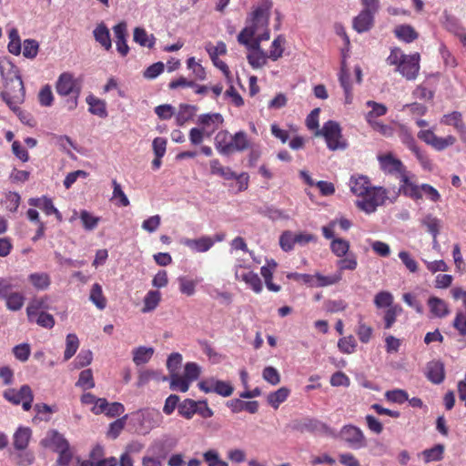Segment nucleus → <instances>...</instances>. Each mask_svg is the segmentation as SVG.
<instances>
[{
	"instance_id": "aec40b11",
	"label": "nucleus",
	"mask_w": 466,
	"mask_h": 466,
	"mask_svg": "<svg viewBox=\"0 0 466 466\" xmlns=\"http://www.w3.org/2000/svg\"><path fill=\"white\" fill-rule=\"evenodd\" d=\"M426 377L434 384H440L443 381L445 373L444 366L441 361H430L426 366Z\"/></svg>"
},
{
	"instance_id": "f8f14e48",
	"label": "nucleus",
	"mask_w": 466,
	"mask_h": 466,
	"mask_svg": "<svg viewBox=\"0 0 466 466\" xmlns=\"http://www.w3.org/2000/svg\"><path fill=\"white\" fill-rule=\"evenodd\" d=\"M224 118L219 113L202 114L198 118V124L209 137L223 124Z\"/></svg>"
},
{
	"instance_id": "49530a36",
	"label": "nucleus",
	"mask_w": 466,
	"mask_h": 466,
	"mask_svg": "<svg viewBox=\"0 0 466 466\" xmlns=\"http://www.w3.org/2000/svg\"><path fill=\"white\" fill-rule=\"evenodd\" d=\"M330 249L335 256L342 258L349 252L350 242L340 238H333L330 243Z\"/></svg>"
},
{
	"instance_id": "864d4df0",
	"label": "nucleus",
	"mask_w": 466,
	"mask_h": 466,
	"mask_svg": "<svg viewBox=\"0 0 466 466\" xmlns=\"http://www.w3.org/2000/svg\"><path fill=\"white\" fill-rule=\"evenodd\" d=\"M5 300L8 309L16 311L23 307L25 297L20 292H12Z\"/></svg>"
},
{
	"instance_id": "cd10ccee",
	"label": "nucleus",
	"mask_w": 466,
	"mask_h": 466,
	"mask_svg": "<svg viewBox=\"0 0 466 466\" xmlns=\"http://www.w3.org/2000/svg\"><path fill=\"white\" fill-rule=\"evenodd\" d=\"M86 101L89 106V112L91 114L103 118L107 116L106 104L104 100L90 95L86 97Z\"/></svg>"
},
{
	"instance_id": "2f4dec72",
	"label": "nucleus",
	"mask_w": 466,
	"mask_h": 466,
	"mask_svg": "<svg viewBox=\"0 0 466 466\" xmlns=\"http://www.w3.org/2000/svg\"><path fill=\"white\" fill-rule=\"evenodd\" d=\"M290 390L287 387H281L276 391L270 392L267 397L268 403L277 410L289 396Z\"/></svg>"
},
{
	"instance_id": "4468645a",
	"label": "nucleus",
	"mask_w": 466,
	"mask_h": 466,
	"mask_svg": "<svg viewBox=\"0 0 466 466\" xmlns=\"http://www.w3.org/2000/svg\"><path fill=\"white\" fill-rule=\"evenodd\" d=\"M412 175L409 172L403 174V176L400 178V193L404 195L405 197L410 198L413 200H419L422 198L420 185L415 184L411 180Z\"/></svg>"
},
{
	"instance_id": "b1692460",
	"label": "nucleus",
	"mask_w": 466,
	"mask_h": 466,
	"mask_svg": "<svg viewBox=\"0 0 466 466\" xmlns=\"http://www.w3.org/2000/svg\"><path fill=\"white\" fill-rule=\"evenodd\" d=\"M94 37L106 50H109L112 46L110 33L104 23L98 24L93 31Z\"/></svg>"
},
{
	"instance_id": "4d7b16f0",
	"label": "nucleus",
	"mask_w": 466,
	"mask_h": 466,
	"mask_svg": "<svg viewBox=\"0 0 466 466\" xmlns=\"http://www.w3.org/2000/svg\"><path fill=\"white\" fill-rule=\"evenodd\" d=\"M201 373V368L196 362H187L184 367L183 376L190 382L197 380Z\"/></svg>"
},
{
	"instance_id": "13d9d810",
	"label": "nucleus",
	"mask_w": 466,
	"mask_h": 466,
	"mask_svg": "<svg viewBox=\"0 0 466 466\" xmlns=\"http://www.w3.org/2000/svg\"><path fill=\"white\" fill-rule=\"evenodd\" d=\"M187 66L192 71V74L198 80H205L207 77L206 70L202 65L195 60V57H189L187 60Z\"/></svg>"
},
{
	"instance_id": "c9c22d12",
	"label": "nucleus",
	"mask_w": 466,
	"mask_h": 466,
	"mask_svg": "<svg viewBox=\"0 0 466 466\" xmlns=\"http://www.w3.org/2000/svg\"><path fill=\"white\" fill-rule=\"evenodd\" d=\"M197 111V107L191 105L182 104L179 106L178 112L176 115V123L182 127L190 120Z\"/></svg>"
},
{
	"instance_id": "a878e982",
	"label": "nucleus",
	"mask_w": 466,
	"mask_h": 466,
	"mask_svg": "<svg viewBox=\"0 0 466 466\" xmlns=\"http://www.w3.org/2000/svg\"><path fill=\"white\" fill-rule=\"evenodd\" d=\"M155 350L152 347L140 346L132 350L133 361L137 366L147 363L153 357Z\"/></svg>"
},
{
	"instance_id": "69168bd1",
	"label": "nucleus",
	"mask_w": 466,
	"mask_h": 466,
	"mask_svg": "<svg viewBox=\"0 0 466 466\" xmlns=\"http://www.w3.org/2000/svg\"><path fill=\"white\" fill-rule=\"evenodd\" d=\"M39 45L34 39H25L23 44V56L26 58H35L37 56Z\"/></svg>"
},
{
	"instance_id": "680f3d73",
	"label": "nucleus",
	"mask_w": 466,
	"mask_h": 466,
	"mask_svg": "<svg viewBox=\"0 0 466 466\" xmlns=\"http://www.w3.org/2000/svg\"><path fill=\"white\" fill-rule=\"evenodd\" d=\"M92 351L90 350H82L75 359L73 364L76 369H81L88 366L92 362Z\"/></svg>"
},
{
	"instance_id": "ddd939ff",
	"label": "nucleus",
	"mask_w": 466,
	"mask_h": 466,
	"mask_svg": "<svg viewBox=\"0 0 466 466\" xmlns=\"http://www.w3.org/2000/svg\"><path fill=\"white\" fill-rule=\"evenodd\" d=\"M179 243L187 247L193 252L204 253L214 246L215 240H213L212 237L202 236L198 238H182Z\"/></svg>"
},
{
	"instance_id": "4be33fe9",
	"label": "nucleus",
	"mask_w": 466,
	"mask_h": 466,
	"mask_svg": "<svg viewBox=\"0 0 466 466\" xmlns=\"http://www.w3.org/2000/svg\"><path fill=\"white\" fill-rule=\"evenodd\" d=\"M374 21V14L361 11L353 20V28L360 34L369 31Z\"/></svg>"
},
{
	"instance_id": "09e8293b",
	"label": "nucleus",
	"mask_w": 466,
	"mask_h": 466,
	"mask_svg": "<svg viewBox=\"0 0 466 466\" xmlns=\"http://www.w3.org/2000/svg\"><path fill=\"white\" fill-rule=\"evenodd\" d=\"M357 348V341L352 335L343 337L338 341V349L343 354H352Z\"/></svg>"
},
{
	"instance_id": "052dcab7",
	"label": "nucleus",
	"mask_w": 466,
	"mask_h": 466,
	"mask_svg": "<svg viewBox=\"0 0 466 466\" xmlns=\"http://www.w3.org/2000/svg\"><path fill=\"white\" fill-rule=\"evenodd\" d=\"M385 398L390 402L401 404L409 400V395L407 391L397 389L386 391Z\"/></svg>"
},
{
	"instance_id": "20e7f679",
	"label": "nucleus",
	"mask_w": 466,
	"mask_h": 466,
	"mask_svg": "<svg viewBox=\"0 0 466 466\" xmlns=\"http://www.w3.org/2000/svg\"><path fill=\"white\" fill-rule=\"evenodd\" d=\"M56 90L61 96H71L67 100L69 110H73L77 106V99L81 92V86L74 76L70 73H62L56 84Z\"/></svg>"
},
{
	"instance_id": "3c124183",
	"label": "nucleus",
	"mask_w": 466,
	"mask_h": 466,
	"mask_svg": "<svg viewBox=\"0 0 466 466\" xmlns=\"http://www.w3.org/2000/svg\"><path fill=\"white\" fill-rule=\"evenodd\" d=\"M444 452V446L437 444L431 449H428L422 451V455L425 462L439 461L442 459Z\"/></svg>"
},
{
	"instance_id": "f03ea898",
	"label": "nucleus",
	"mask_w": 466,
	"mask_h": 466,
	"mask_svg": "<svg viewBox=\"0 0 466 466\" xmlns=\"http://www.w3.org/2000/svg\"><path fill=\"white\" fill-rule=\"evenodd\" d=\"M0 74L5 86L1 96L11 110L17 111L25 100V87L19 70L9 58L3 57L0 58Z\"/></svg>"
},
{
	"instance_id": "6e6d98bb",
	"label": "nucleus",
	"mask_w": 466,
	"mask_h": 466,
	"mask_svg": "<svg viewBox=\"0 0 466 466\" xmlns=\"http://www.w3.org/2000/svg\"><path fill=\"white\" fill-rule=\"evenodd\" d=\"M422 224L426 227L427 230L436 238L441 229V220L431 215L426 216L422 219Z\"/></svg>"
},
{
	"instance_id": "79ce46f5",
	"label": "nucleus",
	"mask_w": 466,
	"mask_h": 466,
	"mask_svg": "<svg viewBox=\"0 0 466 466\" xmlns=\"http://www.w3.org/2000/svg\"><path fill=\"white\" fill-rule=\"evenodd\" d=\"M79 218L81 219L83 228L86 231H92V230L96 229L100 221L99 217L94 216L87 210H81L80 214H79Z\"/></svg>"
},
{
	"instance_id": "412c9836",
	"label": "nucleus",
	"mask_w": 466,
	"mask_h": 466,
	"mask_svg": "<svg viewBox=\"0 0 466 466\" xmlns=\"http://www.w3.org/2000/svg\"><path fill=\"white\" fill-rule=\"evenodd\" d=\"M366 106L370 108L365 115V119L369 125L378 122L377 118L385 116L388 112V108L384 104L373 100H368Z\"/></svg>"
},
{
	"instance_id": "bb28decb",
	"label": "nucleus",
	"mask_w": 466,
	"mask_h": 466,
	"mask_svg": "<svg viewBox=\"0 0 466 466\" xmlns=\"http://www.w3.org/2000/svg\"><path fill=\"white\" fill-rule=\"evenodd\" d=\"M161 301V293L158 290H149L143 299V313H148L155 310Z\"/></svg>"
},
{
	"instance_id": "37998d69",
	"label": "nucleus",
	"mask_w": 466,
	"mask_h": 466,
	"mask_svg": "<svg viewBox=\"0 0 466 466\" xmlns=\"http://www.w3.org/2000/svg\"><path fill=\"white\" fill-rule=\"evenodd\" d=\"M441 123L453 127L456 131L465 126L462 120V115L458 111H453L450 114L444 115L441 119Z\"/></svg>"
},
{
	"instance_id": "f257e3e1",
	"label": "nucleus",
	"mask_w": 466,
	"mask_h": 466,
	"mask_svg": "<svg viewBox=\"0 0 466 466\" xmlns=\"http://www.w3.org/2000/svg\"><path fill=\"white\" fill-rule=\"evenodd\" d=\"M271 7V0H259L258 5L248 15L246 25L238 35V43L248 50L247 59L254 69L264 66L268 58L261 49L260 43L270 37L268 20Z\"/></svg>"
},
{
	"instance_id": "e2e57ef3",
	"label": "nucleus",
	"mask_w": 466,
	"mask_h": 466,
	"mask_svg": "<svg viewBox=\"0 0 466 466\" xmlns=\"http://www.w3.org/2000/svg\"><path fill=\"white\" fill-rule=\"evenodd\" d=\"M182 363V355L175 352L168 356L167 360V369L169 371V376L178 373V370Z\"/></svg>"
},
{
	"instance_id": "72a5a7b5",
	"label": "nucleus",
	"mask_w": 466,
	"mask_h": 466,
	"mask_svg": "<svg viewBox=\"0 0 466 466\" xmlns=\"http://www.w3.org/2000/svg\"><path fill=\"white\" fill-rule=\"evenodd\" d=\"M48 309L49 307L47 305V298L33 299L26 308L27 318L32 319L35 316V314L46 312V310Z\"/></svg>"
},
{
	"instance_id": "a211bd4d",
	"label": "nucleus",
	"mask_w": 466,
	"mask_h": 466,
	"mask_svg": "<svg viewBox=\"0 0 466 466\" xmlns=\"http://www.w3.org/2000/svg\"><path fill=\"white\" fill-rule=\"evenodd\" d=\"M116 37V46L117 52L125 56L128 54L129 47L127 44V24L121 22L113 27Z\"/></svg>"
},
{
	"instance_id": "5701e85b",
	"label": "nucleus",
	"mask_w": 466,
	"mask_h": 466,
	"mask_svg": "<svg viewBox=\"0 0 466 466\" xmlns=\"http://www.w3.org/2000/svg\"><path fill=\"white\" fill-rule=\"evenodd\" d=\"M428 305L431 314L437 318H444L450 313L447 303L437 297H431Z\"/></svg>"
},
{
	"instance_id": "ea45409f",
	"label": "nucleus",
	"mask_w": 466,
	"mask_h": 466,
	"mask_svg": "<svg viewBox=\"0 0 466 466\" xmlns=\"http://www.w3.org/2000/svg\"><path fill=\"white\" fill-rule=\"evenodd\" d=\"M179 285V291L188 297H191L196 292L197 280H193L186 276H180L177 278Z\"/></svg>"
},
{
	"instance_id": "4c0bfd02",
	"label": "nucleus",
	"mask_w": 466,
	"mask_h": 466,
	"mask_svg": "<svg viewBox=\"0 0 466 466\" xmlns=\"http://www.w3.org/2000/svg\"><path fill=\"white\" fill-rule=\"evenodd\" d=\"M402 308L398 304L386 309L383 314L384 328L386 329H390L396 322L397 317L400 316Z\"/></svg>"
},
{
	"instance_id": "e433bc0d",
	"label": "nucleus",
	"mask_w": 466,
	"mask_h": 466,
	"mask_svg": "<svg viewBox=\"0 0 466 466\" xmlns=\"http://www.w3.org/2000/svg\"><path fill=\"white\" fill-rule=\"evenodd\" d=\"M169 388L172 390L187 392L189 389L190 382L179 373L169 376Z\"/></svg>"
},
{
	"instance_id": "473e14b6",
	"label": "nucleus",
	"mask_w": 466,
	"mask_h": 466,
	"mask_svg": "<svg viewBox=\"0 0 466 466\" xmlns=\"http://www.w3.org/2000/svg\"><path fill=\"white\" fill-rule=\"evenodd\" d=\"M232 153L242 152L250 147V142L248 135L244 131H238L232 135Z\"/></svg>"
},
{
	"instance_id": "58836bf2",
	"label": "nucleus",
	"mask_w": 466,
	"mask_h": 466,
	"mask_svg": "<svg viewBox=\"0 0 466 466\" xmlns=\"http://www.w3.org/2000/svg\"><path fill=\"white\" fill-rule=\"evenodd\" d=\"M285 42H286V40H285L284 36H282V35L277 36L271 43V46H270L268 57L269 59H271L272 61H277L279 58H280L284 52Z\"/></svg>"
},
{
	"instance_id": "bf43d9fd",
	"label": "nucleus",
	"mask_w": 466,
	"mask_h": 466,
	"mask_svg": "<svg viewBox=\"0 0 466 466\" xmlns=\"http://www.w3.org/2000/svg\"><path fill=\"white\" fill-rule=\"evenodd\" d=\"M402 264L406 268L411 272L416 273L419 269L418 262L412 258V256L406 250H400L398 254Z\"/></svg>"
},
{
	"instance_id": "603ef678",
	"label": "nucleus",
	"mask_w": 466,
	"mask_h": 466,
	"mask_svg": "<svg viewBox=\"0 0 466 466\" xmlns=\"http://www.w3.org/2000/svg\"><path fill=\"white\" fill-rule=\"evenodd\" d=\"M399 137L401 142L412 152L419 148L415 138L413 137L410 131L407 128V127L403 125L400 126Z\"/></svg>"
},
{
	"instance_id": "f704fd0d",
	"label": "nucleus",
	"mask_w": 466,
	"mask_h": 466,
	"mask_svg": "<svg viewBox=\"0 0 466 466\" xmlns=\"http://www.w3.org/2000/svg\"><path fill=\"white\" fill-rule=\"evenodd\" d=\"M90 301L100 310L104 309L106 306V299L103 294V289L100 284L95 283L90 290Z\"/></svg>"
},
{
	"instance_id": "5fc2aeb1",
	"label": "nucleus",
	"mask_w": 466,
	"mask_h": 466,
	"mask_svg": "<svg viewBox=\"0 0 466 466\" xmlns=\"http://www.w3.org/2000/svg\"><path fill=\"white\" fill-rule=\"evenodd\" d=\"M30 322H35L37 325L46 328L52 329L55 325L54 317L46 312H40L35 314L32 319H28Z\"/></svg>"
},
{
	"instance_id": "7c9ffc66",
	"label": "nucleus",
	"mask_w": 466,
	"mask_h": 466,
	"mask_svg": "<svg viewBox=\"0 0 466 466\" xmlns=\"http://www.w3.org/2000/svg\"><path fill=\"white\" fill-rule=\"evenodd\" d=\"M32 286L38 290L47 289L51 284L50 276L46 272H35L28 276Z\"/></svg>"
},
{
	"instance_id": "0eeeda50",
	"label": "nucleus",
	"mask_w": 466,
	"mask_h": 466,
	"mask_svg": "<svg viewBox=\"0 0 466 466\" xmlns=\"http://www.w3.org/2000/svg\"><path fill=\"white\" fill-rule=\"evenodd\" d=\"M135 419L139 425V431L147 434L153 429L160 427L163 423V416L158 410L144 409L134 413Z\"/></svg>"
},
{
	"instance_id": "0e129e2a",
	"label": "nucleus",
	"mask_w": 466,
	"mask_h": 466,
	"mask_svg": "<svg viewBox=\"0 0 466 466\" xmlns=\"http://www.w3.org/2000/svg\"><path fill=\"white\" fill-rule=\"evenodd\" d=\"M203 458L208 466H228L226 461L220 459L216 450H208L203 453Z\"/></svg>"
},
{
	"instance_id": "6ab92c4d",
	"label": "nucleus",
	"mask_w": 466,
	"mask_h": 466,
	"mask_svg": "<svg viewBox=\"0 0 466 466\" xmlns=\"http://www.w3.org/2000/svg\"><path fill=\"white\" fill-rule=\"evenodd\" d=\"M349 186L350 191L360 198L367 193L368 190L371 187L369 178L362 175L351 176Z\"/></svg>"
},
{
	"instance_id": "7ed1b4c3",
	"label": "nucleus",
	"mask_w": 466,
	"mask_h": 466,
	"mask_svg": "<svg viewBox=\"0 0 466 466\" xmlns=\"http://www.w3.org/2000/svg\"><path fill=\"white\" fill-rule=\"evenodd\" d=\"M420 60L419 53L406 55L399 47L392 48L387 57V63L390 66H396V71L407 80H414L418 76Z\"/></svg>"
},
{
	"instance_id": "423d86ee",
	"label": "nucleus",
	"mask_w": 466,
	"mask_h": 466,
	"mask_svg": "<svg viewBox=\"0 0 466 466\" xmlns=\"http://www.w3.org/2000/svg\"><path fill=\"white\" fill-rule=\"evenodd\" d=\"M388 198V191L382 187H371L360 199L356 206L366 214L374 213Z\"/></svg>"
},
{
	"instance_id": "39448f33",
	"label": "nucleus",
	"mask_w": 466,
	"mask_h": 466,
	"mask_svg": "<svg viewBox=\"0 0 466 466\" xmlns=\"http://www.w3.org/2000/svg\"><path fill=\"white\" fill-rule=\"evenodd\" d=\"M315 136L323 137L328 148L331 151L344 150L348 147V143L341 134V128L336 121L326 122L320 130H317Z\"/></svg>"
},
{
	"instance_id": "c85d7f7f",
	"label": "nucleus",
	"mask_w": 466,
	"mask_h": 466,
	"mask_svg": "<svg viewBox=\"0 0 466 466\" xmlns=\"http://www.w3.org/2000/svg\"><path fill=\"white\" fill-rule=\"evenodd\" d=\"M394 34L397 38L405 43H411L419 36L415 29L410 25H400L396 26Z\"/></svg>"
},
{
	"instance_id": "393cba45",
	"label": "nucleus",
	"mask_w": 466,
	"mask_h": 466,
	"mask_svg": "<svg viewBox=\"0 0 466 466\" xmlns=\"http://www.w3.org/2000/svg\"><path fill=\"white\" fill-rule=\"evenodd\" d=\"M342 279V274L339 271L335 272L334 274L324 276L320 273H316L313 279L312 287L315 288H323L328 286H332L339 283Z\"/></svg>"
},
{
	"instance_id": "8fccbe9b",
	"label": "nucleus",
	"mask_w": 466,
	"mask_h": 466,
	"mask_svg": "<svg viewBox=\"0 0 466 466\" xmlns=\"http://www.w3.org/2000/svg\"><path fill=\"white\" fill-rule=\"evenodd\" d=\"M196 410H198L197 401L191 399H187L178 405V413L187 420L191 419L193 415L196 414Z\"/></svg>"
},
{
	"instance_id": "a19ab883",
	"label": "nucleus",
	"mask_w": 466,
	"mask_h": 466,
	"mask_svg": "<svg viewBox=\"0 0 466 466\" xmlns=\"http://www.w3.org/2000/svg\"><path fill=\"white\" fill-rule=\"evenodd\" d=\"M393 295L389 291H380L374 297V305L377 309H388L394 306Z\"/></svg>"
},
{
	"instance_id": "dca6fc26",
	"label": "nucleus",
	"mask_w": 466,
	"mask_h": 466,
	"mask_svg": "<svg viewBox=\"0 0 466 466\" xmlns=\"http://www.w3.org/2000/svg\"><path fill=\"white\" fill-rule=\"evenodd\" d=\"M42 445L52 448L56 451L69 448V444L64 436L55 430L47 432L46 436L42 440Z\"/></svg>"
},
{
	"instance_id": "1a4fd4ad",
	"label": "nucleus",
	"mask_w": 466,
	"mask_h": 466,
	"mask_svg": "<svg viewBox=\"0 0 466 466\" xmlns=\"http://www.w3.org/2000/svg\"><path fill=\"white\" fill-rule=\"evenodd\" d=\"M418 137L437 151H442L453 146L456 142L454 136L449 135L445 137H441L436 136L432 129H422L419 131Z\"/></svg>"
},
{
	"instance_id": "338daca9",
	"label": "nucleus",
	"mask_w": 466,
	"mask_h": 466,
	"mask_svg": "<svg viewBox=\"0 0 466 466\" xmlns=\"http://www.w3.org/2000/svg\"><path fill=\"white\" fill-rule=\"evenodd\" d=\"M38 100L43 106H51L54 101V95L49 85L44 86L38 94Z\"/></svg>"
},
{
	"instance_id": "6e6552de",
	"label": "nucleus",
	"mask_w": 466,
	"mask_h": 466,
	"mask_svg": "<svg viewBox=\"0 0 466 466\" xmlns=\"http://www.w3.org/2000/svg\"><path fill=\"white\" fill-rule=\"evenodd\" d=\"M3 396L12 404H22V407L25 411L31 409L34 400L32 390L28 385H23L19 390L7 389L4 391Z\"/></svg>"
},
{
	"instance_id": "de8ad7c7",
	"label": "nucleus",
	"mask_w": 466,
	"mask_h": 466,
	"mask_svg": "<svg viewBox=\"0 0 466 466\" xmlns=\"http://www.w3.org/2000/svg\"><path fill=\"white\" fill-rule=\"evenodd\" d=\"M113 186V194L112 199L116 201V204L119 207H127L130 202L125 192L122 190V187L116 180L112 181Z\"/></svg>"
},
{
	"instance_id": "2eb2a0df",
	"label": "nucleus",
	"mask_w": 466,
	"mask_h": 466,
	"mask_svg": "<svg viewBox=\"0 0 466 466\" xmlns=\"http://www.w3.org/2000/svg\"><path fill=\"white\" fill-rule=\"evenodd\" d=\"M32 439V430L29 427L19 426L15 431L12 440L15 451H23L29 446Z\"/></svg>"
},
{
	"instance_id": "c756f323",
	"label": "nucleus",
	"mask_w": 466,
	"mask_h": 466,
	"mask_svg": "<svg viewBox=\"0 0 466 466\" xmlns=\"http://www.w3.org/2000/svg\"><path fill=\"white\" fill-rule=\"evenodd\" d=\"M134 41L141 46L152 48L156 43L154 35H149L142 27H136L133 34Z\"/></svg>"
},
{
	"instance_id": "774afa93",
	"label": "nucleus",
	"mask_w": 466,
	"mask_h": 466,
	"mask_svg": "<svg viewBox=\"0 0 466 466\" xmlns=\"http://www.w3.org/2000/svg\"><path fill=\"white\" fill-rule=\"evenodd\" d=\"M453 327L461 336H466V312L458 310L453 319Z\"/></svg>"
},
{
	"instance_id": "a18cd8bd",
	"label": "nucleus",
	"mask_w": 466,
	"mask_h": 466,
	"mask_svg": "<svg viewBox=\"0 0 466 466\" xmlns=\"http://www.w3.org/2000/svg\"><path fill=\"white\" fill-rule=\"evenodd\" d=\"M76 386L81 388L83 390H90L95 387L93 372L90 369L84 370L80 372Z\"/></svg>"
},
{
	"instance_id": "9d476101",
	"label": "nucleus",
	"mask_w": 466,
	"mask_h": 466,
	"mask_svg": "<svg viewBox=\"0 0 466 466\" xmlns=\"http://www.w3.org/2000/svg\"><path fill=\"white\" fill-rule=\"evenodd\" d=\"M340 436L349 447L354 450L362 449L367 445L362 430L353 424L344 425L340 430Z\"/></svg>"
},
{
	"instance_id": "9b49d317",
	"label": "nucleus",
	"mask_w": 466,
	"mask_h": 466,
	"mask_svg": "<svg viewBox=\"0 0 466 466\" xmlns=\"http://www.w3.org/2000/svg\"><path fill=\"white\" fill-rule=\"evenodd\" d=\"M378 160L380 168L387 174L398 175L400 178L403 174L407 173L406 167L402 162L391 153L378 156Z\"/></svg>"
},
{
	"instance_id": "f3484780",
	"label": "nucleus",
	"mask_w": 466,
	"mask_h": 466,
	"mask_svg": "<svg viewBox=\"0 0 466 466\" xmlns=\"http://www.w3.org/2000/svg\"><path fill=\"white\" fill-rule=\"evenodd\" d=\"M232 135L228 130H220L214 138V144L217 151L223 156L232 154Z\"/></svg>"
},
{
	"instance_id": "c03bdc74",
	"label": "nucleus",
	"mask_w": 466,
	"mask_h": 466,
	"mask_svg": "<svg viewBox=\"0 0 466 466\" xmlns=\"http://www.w3.org/2000/svg\"><path fill=\"white\" fill-rule=\"evenodd\" d=\"M78 347L79 339L77 336L74 333H69L66 339L65 360H70L76 354Z\"/></svg>"
}]
</instances>
